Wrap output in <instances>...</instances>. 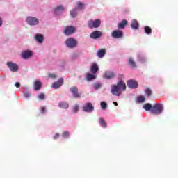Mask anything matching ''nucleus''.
Segmentation results:
<instances>
[{"mask_svg":"<svg viewBox=\"0 0 178 178\" xmlns=\"http://www.w3.org/2000/svg\"><path fill=\"white\" fill-rule=\"evenodd\" d=\"M122 91H126V83L123 81L120 80L116 85H113L111 88L113 95L120 97Z\"/></svg>","mask_w":178,"mask_h":178,"instance_id":"f257e3e1","label":"nucleus"},{"mask_svg":"<svg viewBox=\"0 0 178 178\" xmlns=\"http://www.w3.org/2000/svg\"><path fill=\"white\" fill-rule=\"evenodd\" d=\"M163 111V105L160 103L155 104L151 110V113L153 115H161Z\"/></svg>","mask_w":178,"mask_h":178,"instance_id":"f03ea898","label":"nucleus"},{"mask_svg":"<svg viewBox=\"0 0 178 178\" xmlns=\"http://www.w3.org/2000/svg\"><path fill=\"white\" fill-rule=\"evenodd\" d=\"M65 45L67 48L73 49L74 48H76L77 45H79V42L74 38H68L65 40Z\"/></svg>","mask_w":178,"mask_h":178,"instance_id":"7ed1b4c3","label":"nucleus"},{"mask_svg":"<svg viewBox=\"0 0 178 178\" xmlns=\"http://www.w3.org/2000/svg\"><path fill=\"white\" fill-rule=\"evenodd\" d=\"M101 26V19H96L95 20L90 19L88 22L89 29H98Z\"/></svg>","mask_w":178,"mask_h":178,"instance_id":"20e7f679","label":"nucleus"},{"mask_svg":"<svg viewBox=\"0 0 178 178\" xmlns=\"http://www.w3.org/2000/svg\"><path fill=\"white\" fill-rule=\"evenodd\" d=\"M26 22L29 26H37V24L40 23L38 19L31 16L27 17L26 18Z\"/></svg>","mask_w":178,"mask_h":178,"instance_id":"39448f33","label":"nucleus"},{"mask_svg":"<svg viewBox=\"0 0 178 178\" xmlns=\"http://www.w3.org/2000/svg\"><path fill=\"white\" fill-rule=\"evenodd\" d=\"M7 66L10 69L11 72L13 73H16L17 70H19V65L17 64L13 63V62H8L7 63Z\"/></svg>","mask_w":178,"mask_h":178,"instance_id":"423d86ee","label":"nucleus"},{"mask_svg":"<svg viewBox=\"0 0 178 178\" xmlns=\"http://www.w3.org/2000/svg\"><path fill=\"white\" fill-rule=\"evenodd\" d=\"M76 28L74 26H69L65 28L63 33L65 35H72V34H74Z\"/></svg>","mask_w":178,"mask_h":178,"instance_id":"0eeeda50","label":"nucleus"},{"mask_svg":"<svg viewBox=\"0 0 178 178\" xmlns=\"http://www.w3.org/2000/svg\"><path fill=\"white\" fill-rule=\"evenodd\" d=\"M82 111L87 113L92 112V111H94V106H92L91 102L86 103L82 107Z\"/></svg>","mask_w":178,"mask_h":178,"instance_id":"6e6552de","label":"nucleus"},{"mask_svg":"<svg viewBox=\"0 0 178 178\" xmlns=\"http://www.w3.org/2000/svg\"><path fill=\"white\" fill-rule=\"evenodd\" d=\"M127 86L129 88H137L138 87V82L137 81L131 79L127 82Z\"/></svg>","mask_w":178,"mask_h":178,"instance_id":"1a4fd4ad","label":"nucleus"},{"mask_svg":"<svg viewBox=\"0 0 178 178\" xmlns=\"http://www.w3.org/2000/svg\"><path fill=\"white\" fill-rule=\"evenodd\" d=\"M70 92H72L74 98H81V95L79 93V88L74 86L70 88Z\"/></svg>","mask_w":178,"mask_h":178,"instance_id":"9d476101","label":"nucleus"},{"mask_svg":"<svg viewBox=\"0 0 178 178\" xmlns=\"http://www.w3.org/2000/svg\"><path fill=\"white\" fill-rule=\"evenodd\" d=\"M113 38H122L123 37V31L120 30H115L111 33Z\"/></svg>","mask_w":178,"mask_h":178,"instance_id":"9b49d317","label":"nucleus"},{"mask_svg":"<svg viewBox=\"0 0 178 178\" xmlns=\"http://www.w3.org/2000/svg\"><path fill=\"white\" fill-rule=\"evenodd\" d=\"M63 86V78H60L57 82H54L51 87L52 88H55V90H57V88H59V87H62Z\"/></svg>","mask_w":178,"mask_h":178,"instance_id":"f8f14e48","label":"nucleus"},{"mask_svg":"<svg viewBox=\"0 0 178 178\" xmlns=\"http://www.w3.org/2000/svg\"><path fill=\"white\" fill-rule=\"evenodd\" d=\"M33 56V51L30 50H26L22 53V57L23 59H29V58H31Z\"/></svg>","mask_w":178,"mask_h":178,"instance_id":"ddd939ff","label":"nucleus"},{"mask_svg":"<svg viewBox=\"0 0 178 178\" xmlns=\"http://www.w3.org/2000/svg\"><path fill=\"white\" fill-rule=\"evenodd\" d=\"M101 35H102V33H101V31H96L90 33V38H92L93 40H97V38H99Z\"/></svg>","mask_w":178,"mask_h":178,"instance_id":"4468645a","label":"nucleus"},{"mask_svg":"<svg viewBox=\"0 0 178 178\" xmlns=\"http://www.w3.org/2000/svg\"><path fill=\"white\" fill-rule=\"evenodd\" d=\"M138 27H140V25L137 19H133L131 23V28L133 29V30H138Z\"/></svg>","mask_w":178,"mask_h":178,"instance_id":"2eb2a0df","label":"nucleus"},{"mask_svg":"<svg viewBox=\"0 0 178 178\" xmlns=\"http://www.w3.org/2000/svg\"><path fill=\"white\" fill-rule=\"evenodd\" d=\"M127 23H128L127 20L123 19L121 22L118 24L117 27L120 30H122V29H124V27H126Z\"/></svg>","mask_w":178,"mask_h":178,"instance_id":"dca6fc26","label":"nucleus"},{"mask_svg":"<svg viewBox=\"0 0 178 178\" xmlns=\"http://www.w3.org/2000/svg\"><path fill=\"white\" fill-rule=\"evenodd\" d=\"M104 76L107 80H111V79H113L115 77V73L112 71H108L106 72Z\"/></svg>","mask_w":178,"mask_h":178,"instance_id":"f3484780","label":"nucleus"},{"mask_svg":"<svg viewBox=\"0 0 178 178\" xmlns=\"http://www.w3.org/2000/svg\"><path fill=\"white\" fill-rule=\"evenodd\" d=\"M42 86V83H41L40 81H35V83H34L35 91H38L39 90H41Z\"/></svg>","mask_w":178,"mask_h":178,"instance_id":"a211bd4d","label":"nucleus"},{"mask_svg":"<svg viewBox=\"0 0 178 178\" xmlns=\"http://www.w3.org/2000/svg\"><path fill=\"white\" fill-rule=\"evenodd\" d=\"M106 54V50L105 49H101L97 51L98 58H104Z\"/></svg>","mask_w":178,"mask_h":178,"instance_id":"6ab92c4d","label":"nucleus"},{"mask_svg":"<svg viewBox=\"0 0 178 178\" xmlns=\"http://www.w3.org/2000/svg\"><path fill=\"white\" fill-rule=\"evenodd\" d=\"M58 106L63 109H67L69 108V103L66 102H60Z\"/></svg>","mask_w":178,"mask_h":178,"instance_id":"aec40b11","label":"nucleus"},{"mask_svg":"<svg viewBox=\"0 0 178 178\" xmlns=\"http://www.w3.org/2000/svg\"><path fill=\"white\" fill-rule=\"evenodd\" d=\"M98 70H99L98 65L97 64H93L90 67V72L93 73V74H95L97 72H98Z\"/></svg>","mask_w":178,"mask_h":178,"instance_id":"412c9836","label":"nucleus"},{"mask_svg":"<svg viewBox=\"0 0 178 178\" xmlns=\"http://www.w3.org/2000/svg\"><path fill=\"white\" fill-rule=\"evenodd\" d=\"M35 40L38 41V42H44V36L41 34H37L35 36Z\"/></svg>","mask_w":178,"mask_h":178,"instance_id":"4be33fe9","label":"nucleus"},{"mask_svg":"<svg viewBox=\"0 0 178 178\" xmlns=\"http://www.w3.org/2000/svg\"><path fill=\"white\" fill-rule=\"evenodd\" d=\"M128 63L129 66L132 67H137V65H136V61H134L132 58H128Z\"/></svg>","mask_w":178,"mask_h":178,"instance_id":"5701e85b","label":"nucleus"},{"mask_svg":"<svg viewBox=\"0 0 178 178\" xmlns=\"http://www.w3.org/2000/svg\"><path fill=\"white\" fill-rule=\"evenodd\" d=\"M99 123H100V126H102V127H106V126H108V124H106L105 119H104V118H102V117H101L99 118Z\"/></svg>","mask_w":178,"mask_h":178,"instance_id":"b1692460","label":"nucleus"},{"mask_svg":"<svg viewBox=\"0 0 178 178\" xmlns=\"http://www.w3.org/2000/svg\"><path fill=\"white\" fill-rule=\"evenodd\" d=\"M143 108L147 111V112L152 111V105L149 103H147L143 106Z\"/></svg>","mask_w":178,"mask_h":178,"instance_id":"393cba45","label":"nucleus"},{"mask_svg":"<svg viewBox=\"0 0 178 178\" xmlns=\"http://www.w3.org/2000/svg\"><path fill=\"white\" fill-rule=\"evenodd\" d=\"M144 30H145V34H147L148 35H149V34L152 33V29H151V27L148 26H145L144 27Z\"/></svg>","mask_w":178,"mask_h":178,"instance_id":"a878e982","label":"nucleus"},{"mask_svg":"<svg viewBox=\"0 0 178 178\" xmlns=\"http://www.w3.org/2000/svg\"><path fill=\"white\" fill-rule=\"evenodd\" d=\"M63 6H58L54 9V13H58V12H62L64 10Z\"/></svg>","mask_w":178,"mask_h":178,"instance_id":"bb28decb","label":"nucleus"},{"mask_svg":"<svg viewBox=\"0 0 178 178\" xmlns=\"http://www.w3.org/2000/svg\"><path fill=\"white\" fill-rule=\"evenodd\" d=\"M70 15L73 18H74V17H76V16H77V8H74V9L71 10Z\"/></svg>","mask_w":178,"mask_h":178,"instance_id":"cd10ccee","label":"nucleus"},{"mask_svg":"<svg viewBox=\"0 0 178 178\" xmlns=\"http://www.w3.org/2000/svg\"><path fill=\"white\" fill-rule=\"evenodd\" d=\"M86 77L88 81H91V80H94V79H95V75L88 73Z\"/></svg>","mask_w":178,"mask_h":178,"instance_id":"c85d7f7f","label":"nucleus"},{"mask_svg":"<svg viewBox=\"0 0 178 178\" xmlns=\"http://www.w3.org/2000/svg\"><path fill=\"white\" fill-rule=\"evenodd\" d=\"M145 93L147 95V97H151V95H152V91L151 90V89H149V88H147L146 89Z\"/></svg>","mask_w":178,"mask_h":178,"instance_id":"c756f323","label":"nucleus"},{"mask_svg":"<svg viewBox=\"0 0 178 178\" xmlns=\"http://www.w3.org/2000/svg\"><path fill=\"white\" fill-rule=\"evenodd\" d=\"M62 136L63 138H69V136H70V134L69 133V131H66L63 133Z\"/></svg>","mask_w":178,"mask_h":178,"instance_id":"7c9ffc66","label":"nucleus"},{"mask_svg":"<svg viewBox=\"0 0 178 178\" xmlns=\"http://www.w3.org/2000/svg\"><path fill=\"white\" fill-rule=\"evenodd\" d=\"M138 60L140 62H141L142 63H144V62H145V57H144V56H143L141 55H138Z\"/></svg>","mask_w":178,"mask_h":178,"instance_id":"2f4dec72","label":"nucleus"},{"mask_svg":"<svg viewBox=\"0 0 178 178\" xmlns=\"http://www.w3.org/2000/svg\"><path fill=\"white\" fill-rule=\"evenodd\" d=\"M38 99H40V101H44L45 99V95L44 93H40L38 96Z\"/></svg>","mask_w":178,"mask_h":178,"instance_id":"473e14b6","label":"nucleus"},{"mask_svg":"<svg viewBox=\"0 0 178 178\" xmlns=\"http://www.w3.org/2000/svg\"><path fill=\"white\" fill-rule=\"evenodd\" d=\"M79 104H76L75 106H74V108H73V113H77L79 112Z\"/></svg>","mask_w":178,"mask_h":178,"instance_id":"72a5a7b5","label":"nucleus"},{"mask_svg":"<svg viewBox=\"0 0 178 178\" xmlns=\"http://www.w3.org/2000/svg\"><path fill=\"white\" fill-rule=\"evenodd\" d=\"M100 105H101L102 109L105 110L106 108L107 105H106V103L105 102H102Z\"/></svg>","mask_w":178,"mask_h":178,"instance_id":"f704fd0d","label":"nucleus"},{"mask_svg":"<svg viewBox=\"0 0 178 178\" xmlns=\"http://www.w3.org/2000/svg\"><path fill=\"white\" fill-rule=\"evenodd\" d=\"M77 6L79 9H84V4H83L81 2H78Z\"/></svg>","mask_w":178,"mask_h":178,"instance_id":"c9c22d12","label":"nucleus"},{"mask_svg":"<svg viewBox=\"0 0 178 178\" xmlns=\"http://www.w3.org/2000/svg\"><path fill=\"white\" fill-rule=\"evenodd\" d=\"M145 101V98L143 96H140L138 97V102H144Z\"/></svg>","mask_w":178,"mask_h":178,"instance_id":"e433bc0d","label":"nucleus"},{"mask_svg":"<svg viewBox=\"0 0 178 178\" xmlns=\"http://www.w3.org/2000/svg\"><path fill=\"white\" fill-rule=\"evenodd\" d=\"M45 112H47V108H45V106H42L40 108V113H42V115H44Z\"/></svg>","mask_w":178,"mask_h":178,"instance_id":"4c0bfd02","label":"nucleus"},{"mask_svg":"<svg viewBox=\"0 0 178 178\" xmlns=\"http://www.w3.org/2000/svg\"><path fill=\"white\" fill-rule=\"evenodd\" d=\"M94 88H95V90H99V88H101L100 83H95Z\"/></svg>","mask_w":178,"mask_h":178,"instance_id":"58836bf2","label":"nucleus"},{"mask_svg":"<svg viewBox=\"0 0 178 178\" xmlns=\"http://www.w3.org/2000/svg\"><path fill=\"white\" fill-rule=\"evenodd\" d=\"M24 97H25L26 98H29V97H31V94L28 93V92L24 93Z\"/></svg>","mask_w":178,"mask_h":178,"instance_id":"ea45409f","label":"nucleus"},{"mask_svg":"<svg viewBox=\"0 0 178 178\" xmlns=\"http://www.w3.org/2000/svg\"><path fill=\"white\" fill-rule=\"evenodd\" d=\"M59 134H56L55 136L53 137L54 140H58L59 138Z\"/></svg>","mask_w":178,"mask_h":178,"instance_id":"a19ab883","label":"nucleus"},{"mask_svg":"<svg viewBox=\"0 0 178 178\" xmlns=\"http://www.w3.org/2000/svg\"><path fill=\"white\" fill-rule=\"evenodd\" d=\"M49 77H51L52 79H55V78H56V75H55L54 74H49Z\"/></svg>","mask_w":178,"mask_h":178,"instance_id":"79ce46f5","label":"nucleus"},{"mask_svg":"<svg viewBox=\"0 0 178 178\" xmlns=\"http://www.w3.org/2000/svg\"><path fill=\"white\" fill-rule=\"evenodd\" d=\"M15 87H17V88H19L20 83H19V82L15 83Z\"/></svg>","mask_w":178,"mask_h":178,"instance_id":"37998d69","label":"nucleus"},{"mask_svg":"<svg viewBox=\"0 0 178 178\" xmlns=\"http://www.w3.org/2000/svg\"><path fill=\"white\" fill-rule=\"evenodd\" d=\"M113 104L115 105V106H118V102H113Z\"/></svg>","mask_w":178,"mask_h":178,"instance_id":"c03bdc74","label":"nucleus"},{"mask_svg":"<svg viewBox=\"0 0 178 178\" xmlns=\"http://www.w3.org/2000/svg\"><path fill=\"white\" fill-rule=\"evenodd\" d=\"M2 26V19L0 18V27Z\"/></svg>","mask_w":178,"mask_h":178,"instance_id":"a18cd8bd","label":"nucleus"},{"mask_svg":"<svg viewBox=\"0 0 178 178\" xmlns=\"http://www.w3.org/2000/svg\"><path fill=\"white\" fill-rule=\"evenodd\" d=\"M120 76L121 77H123V75H122V74H120Z\"/></svg>","mask_w":178,"mask_h":178,"instance_id":"49530a36","label":"nucleus"}]
</instances>
